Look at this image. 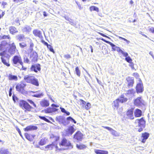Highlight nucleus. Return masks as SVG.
Here are the masks:
<instances>
[{"mask_svg":"<svg viewBox=\"0 0 154 154\" xmlns=\"http://www.w3.org/2000/svg\"><path fill=\"white\" fill-rule=\"evenodd\" d=\"M9 48L7 49V54L10 55H13L14 54L16 50V47L14 43H12L11 44H9Z\"/></svg>","mask_w":154,"mask_h":154,"instance_id":"obj_6","label":"nucleus"},{"mask_svg":"<svg viewBox=\"0 0 154 154\" xmlns=\"http://www.w3.org/2000/svg\"><path fill=\"white\" fill-rule=\"evenodd\" d=\"M89 9L91 11H96L97 12L99 11L98 8L94 6H91L90 7Z\"/></svg>","mask_w":154,"mask_h":154,"instance_id":"obj_34","label":"nucleus"},{"mask_svg":"<svg viewBox=\"0 0 154 154\" xmlns=\"http://www.w3.org/2000/svg\"><path fill=\"white\" fill-rule=\"evenodd\" d=\"M2 38L3 39H7V38H8V39H10V36H9V35H4L2 36Z\"/></svg>","mask_w":154,"mask_h":154,"instance_id":"obj_50","label":"nucleus"},{"mask_svg":"<svg viewBox=\"0 0 154 154\" xmlns=\"http://www.w3.org/2000/svg\"><path fill=\"white\" fill-rule=\"evenodd\" d=\"M47 48L48 49H49V50L51 51L53 53L54 52V51L51 45H49L48 46Z\"/></svg>","mask_w":154,"mask_h":154,"instance_id":"obj_45","label":"nucleus"},{"mask_svg":"<svg viewBox=\"0 0 154 154\" xmlns=\"http://www.w3.org/2000/svg\"><path fill=\"white\" fill-rule=\"evenodd\" d=\"M9 79L10 80H17V77L16 76L14 75H9Z\"/></svg>","mask_w":154,"mask_h":154,"instance_id":"obj_36","label":"nucleus"},{"mask_svg":"<svg viewBox=\"0 0 154 154\" xmlns=\"http://www.w3.org/2000/svg\"><path fill=\"white\" fill-rule=\"evenodd\" d=\"M25 136L27 139L28 140H29L30 141H31L30 139V136L27 133H26L25 134Z\"/></svg>","mask_w":154,"mask_h":154,"instance_id":"obj_53","label":"nucleus"},{"mask_svg":"<svg viewBox=\"0 0 154 154\" xmlns=\"http://www.w3.org/2000/svg\"><path fill=\"white\" fill-rule=\"evenodd\" d=\"M10 33L12 34L15 33H17L18 32V31L17 29L14 26H11L9 28Z\"/></svg>","mask_w":154,"mask_h":154,"instance_id":"obj_33","label":"nucleus"},{"mask_svg":"<svg viewBox=\"0 0 154 154\" xmlns=\"http://www.w3.org/2000/svg\"><path fill=\"white\" fill-rule=\"evenodd\" d=\"M126 80L128 82V85L129 86H132L134 83V79L131 77H128L126 78Z\"/></svg>","mask_w":154,"mask_h":154,"instance_id":"obj_26","label":"nucleus"},{"mask_svg":"<svg viewBox=\"0 0 154 154\" xmlns=\"http://www.w3.org/2000/svg\"><path fill=\"white\" fill-rule=\"evenodd\" d=\"M119 39L123 40L124 41H125L128 44H129L130 43V41H129L128 40L126 39L123 38L122 37L119 36Z\"/></svg>","mask_w":154,"mask_h":154,"instance_id":"obj_44","label":"nucleus"},{"mask_svg":"<svg viewBox=\"0 0 154 154\" xmlns=\"http://www.w3.org/2000/svg\"><path fill=\"white\" fill-rule=\"evenodd\" d=\"M17 131H18V132L19 133V134L21 136H21V131L20 130V129L19 128H17Z\"/></svg>","mask_w":154,"mask_h":154,"instance_id":"obj_63","label":"nucleus"},{"mask_svg":"<svg viewBox=\"0 0 154 154\" xmlns=\"http://www.w3.org/2000/svg\"><path fill=\"white\" fill-rule=\"evenodd\" d=\"M58 121L60 123H62L63 125H65V119L64 117L62 116H59L57 118Z\"/></svg>","mask_w":154,"mask_h":154,"instance_id":"obj_30","label":"nucleus"},{"mask_svg":"<svg viewBox=\"0 0 154 154\" xmlns=\"http://www.w3.org/2000/svg\"><path fill=\"white\" fill-rule=\"evenodd\" d=\"M59 144L60 146L68 147L69 148H72V146L69 141L67 140L66 139H63L61 142Z\"/></svg>","mask_w":154,"mask_h":154,"instance_id":"obj_7","label":"nucleus"},{"mask_svg":"<svg viewBox=\"0 0 154 154\" xmlns=\"http://www.w3.org/2000/svg\"><path fill=\"white\" fill-rule=\"evenodd\" d=\"M6 56H4L2 57L1 58L2 62L5 65L8 66H9L10 65L9 63V59L10 57L9 54H7Z\"/></svg>","mask_w":154,"mask_h":154,"instance_id":"obj_8","label":"nucleus"},{"mask_svg":"<svg viewBox=\"0 0 154 154\" xmlns=\"http://www.w3.org/2000/svg\"><path fill=\"white\" fill-rule=\"evenodd\" d=\"M9 44L5 41H3L0 43V51H3L0 53V55L1 57L6 56L7 54V49L9 48Z\"/></svg>","mask_w":154,"mask_h":154,"instance_id":"obj_1","label":"nucleus"},{"mask_svg":"<svg viewBox=\"0 0 154 154\" xmlns=\"http://www.w3.org/2000/svg\"><path fill=\"white\" fill-rule=\"evenodd\" d=\"M39 92V91H38L36 92L31 91L32 93H35V94L32 95L33 96L37 98H40L43 96L44 94L43 93L41 92L40 93H38Z\"/></svg>","mask_w":154,"mask_h":154,"instance_id":"obj_28","label":"nucleus"},{"mask_svg":"<svg viewBox=\"0 0 154 154\" xmlns=\"http://www.w3.org/2000/svg\"><path fill=\"white\" fill-rule=\"evenodd\" d=\"M140 128L138 129V131L139 132H140L143 131V128L144 127H139Z\"/></svg>","mask_w":154,"mask_h":154,"instance_id":"obj_59","label":"nucleus"},{"mask_svg":"<svg viewBox=\"0 0 154 154\" xmlns=\"http://www.w3.org/2000/svg\"><path fill=\"white\" fill-rule=\"evenodd\" d=\"M29 102L31 104H32L34 106L36 107V105L31 100H29Z\"/></svg>","mask_w":154,"mask_h":154,"instance_id":"obj_55","label":"nucleus"},{"mask_svg":"<svg viewBox=\"0 0 154 154\" xmlns=\"http://www.w3.org/2000/svg\"><path fill=\"white\" fill-rule=\"evenodd\" d=\"M46 142L45 139H42L39 142V144L42 146L45 144Z\"/></svg>","mask_w":154,"mask_h":154,"instance_id":"obj_42","label":"nucleus"},{"mask_svg":"<svg viewBox=\"0 0 154 154\" xmlns=\"http://www.w3.org/2000/svg\"><path fill=\"white\" fill-rule=\"evenodd\" d=\"M103 127L109 131L111 134L115 137H117L119 135V133L112 128L107 126H103Z\"/></svg>","mask_w":154,"mask_h":154,"instance_id":"obj_13","label":"nucleus"},{"mask_svg":"<svg viewBox=\"0 0 154 154\" xmlns=\"http://www.w3.org/2000/svg\"><path fill=\"white\" fill-rule=\"evenodd\" d=\"M32 28L30 26L25 25L23 27L22 30L24 32H29L31 30Z\"/></svg>","mask_w":154,"mask_h":154,"instance_id":"obj_23","label":"nucleus"},{"mask_svg":"<svg viewBox=\"0 0 154 154\" xmlns=\"http://www.w3.org/2000/svg\"><path fill=\"white\" fill-rule=\"evenodd\" d=\"M125 53H126V55H124V54H123V56L125 57V60L128 63H131L132 61V59L130 57L128 56V54L127 52H125Z\"/></svg>","mask_w":154,"mask_h":154,"instance_id":"obj_32","label":"nucleus"},{"mask_svg":"<svg viewBox=\"0 0 154 154\" xmlns=\"http://www.w3.org/2000/svg\"><path fill=\"white\" fill-rule=\"evenodd\" d=\"M59 137H54V140H56V141L54 142L53 143L49 145H48L45 147L46 148H48L50 150H51L54 147H55L56 149V150H60L61 149H59L58 148V146H57V141L59 140Z\"/></svg>","mask_w":154,"mask_h":154,"instance_id":"obj_4","label":"nucleus"},{"mask_svg":"<svg viewBox=\"0 0 154 154\" xmlns=\"http://www.w3.org/2000/svg\"><path fill=\"white\" fill-rule=\"evenodd\" d=\"M133 75L137 79L138 78L139 79V81H141V79H140L139 78V75L137 73H134L133 74Z\"/></svg>","mask_w":154,"mask_h":154,"instance_id":"obj_43","label":"nucleus"},{"mask_svg":"<svg viewBox=\"0 0 154 154\" xmlns=\"http://www.w3.org/2000/svg\"><path fill=\"white\" fill-rule=\"evenodd\" d=\"M130 63L129 66L131 67L132 69H135L134 67V64L132 62L131 63Z\"/></svg>","mask_w":154,"mask_h":154,"instance_id":"obj_47","label":"nucleus"},{"mask_svg":"<svg viewBox=\"0 0 154 154\" xmlns=\"http://www.w3.org/2000/svg\"><path fill=\"white\" fill-rule=\"evenodd\" d=\"M149 136V134L147 133H143L142 134L141 138L142 139V142L145 143L146 140L147 139Z\"/></svg>","mask_w":154,"mask_h":154,"instance_id":"obj_17","label":"nucleus"},{"mask_svg":"<svg viewBox=\"0 0 154 154\" xmlns=\"http://www.w3.org/2000/svg\"><path fill=\"white\" fill-rule=\"evenodd\" d=\"M149 30L152 33H154V28L153 27H149Z\"/></svg>","mask_w":154,"mask_h":154,"instance_id":"obj_49","label":"nucleus"},{"mask_svg":"<svg viewBox=\"0 0 154 154\" xmlns=\"http://www.w3.org/2000/svg\"><path fill=\"white\" fill-rule=\"evenodd\" d=\"M20 106L22 108H24L28 111H30L32 108L31 106L26 101L24 100L20 101Z\"/></svg>","mask_w":154,"mask_h":154,"instance_id":"obj_5","label":"nucleus"},{"mask_svg":"<svg viewBox=\"0 0 154 154\" xmlns=\"http://www.w3.org/2000/svg\"><path fill=\"white\" fill-rule=\"evenodd\" d=\"M64 57L65 58H69L70 57V56L69 54H66V55H65L64 56Z\"/></svg>","mask_w":154,"mask_h":154,"instance_id":"obj_58","label":"nucleus"},{"mask_svg":"<svg viewBox=\"0 0 154 154\" xmlns=\"http://www.w3.org/2000/svg\"><path fill=\"white\" fill-rule=\"evenodd\" d=\"M60 109H61V111L62 112L65 113L66 112V110L64 108L60 107Z\"/></svg>","mask_w":154,"mask_h":154,"instance_id":"obj_57","label":"nucleus"},{"mask_svg":"<svg viewBox=\"0 0 154 154\" xmlns=\"http://www.w3.org/2000/svg\"><path fill=\"white\" fill-rule=\"evenodd\" d=\"M37 129V127L35 126H29L26 128H25V131H31L32 130H35Z\"/></svg>","mask_w":154,"mask_h":154,"instance_id":"obj_29","label":"nucleus"},{"mask_svg":"<svg viewBox=\"0 0 154 154\" xmlns=\"http://www.w3.org/2000/svg\"><path fill=\"white\" fill-rule=\"evenodd\" d=\"M74 125L70 126L66 130V136L71 135L75 131V130L74 128Z\"/></svg>","mask_w":154,"mask_h":154,"instance_id":"obj_11","label":"nucleus"},{"mask_svg":"<svg viewBox=\"0 0 154 154\" xmlns=\"http://www.w3.org/2000/svg\"><path fill=\"white\" fill-rule=\"evenodd\" d=\"M13 62L15 65H17V63H19L21 65L23 69L25 70L26 69V68H23V63L20 55H16L14 56L13 59Z\"/></svg>","mask_w":154,"mask_h":154,"instance_id":"obj_3","label":"nucleus"},{"mask_svg":"<svg viewBox=\"0 0 154 154\" xmlns=\"http://www.w3.org/2000/svg\"><path fill=\"white\" fill-rule=\"evenodd\" d=\"M8 151V150L7 149L2 150L1 151V153L2 154H6Z\"/></svg>","mask_w":154,"mask_h":154,"instance_id":"obj_51","label":"nucleus"},{"mask_svg":"<svg viewBox=\"0 0 154 154\" xmlns=\"http://www.w3.org/2000/svg\"><path fill=\"white\" fill-rule=\"evenodd\" d=\"M135 123L137 125L138 127H145V121L143 118H141L139 119H136L135 121Z\"/></svg>","mask_w":154,"mask_h":154,"instance_id":"obj_9","label":"nucleus"},{"mask_svg":"<svg viewBox=\"0 0 154 154\" xmlns=\"http://www.w3.org/2000/svg\"><path fill=\"white\" fill-rule=\"evenodd\" d=\"M134 104L137 106H141L144 105V101L140 97H138L134 100Z\"/></svg>","mask_w":154,"mask_h":154,"instance_id":"obj_10","label":"nucleus"},{"mask_svg":"<svg viewBox=\"0 0 154 154\" xmlns=\"http://www.w3.org/2000/svg\"><path fill=\"white\" fill-rule=\"evenodd\" d=\"M7 3L6 2H3L2 3V5L4 6L5 5H6Z\"/></svg>","mask_w":154,"mask_h":154,"instance_id":"obj_64","label":"nucleus"},{"mask_svg":"<svg viewBox=\"0 0 154 154\" xmlns=\"http://www.w3.org/2000/svg\"><path fill=\"white\" fill-rule=\"evenodd\" d=\"M76 3L77 4L78 8L80 10H81L82 9V7L81 6V5L80 4H79V3H78L76 2Z\"/></svg>","mask_w":154,"mask_h":154,"instance_id":"obj_54","label":"nucleus"},{"mask_svg":"<svg viewBox=\"0 0 154 154\" xmlns=\"http://www.w3.org/2000/svg\"><path fill=\"white\" fill-rule=\"evenodd\" d=\"M80 101L81 104L82 106L83 107L85 108L86 110L89 109L91 107V104L89 103H86V102L82 99H80Z\"/></svg>","mask_w":154,"mask_h":154,"instance_id":"obj_12","label":"nucleus"},{"mask_svg":"<svg viewBox=\"0 0 154 154\" xmlns=\"http://www.w3.org/2000/svg\"><path fill=\"white\" fill-rule=\"evenodd\" d=\"M12 98H13V100L14 102H15V100L16 99H17V97L15 95H13L12 96Z\"/></svg>","mask_w":154,"mask_h":154,"instance_id":"obj_60","label":"nucleus"},{"mask_svg":"<svg viewBox=\"0 0 154 154\" xmlns=\"http://www.w3.org/2000/svg\"><path fill=\"white\" fill-rule=\"evenodd\" d=\"M136 90L137 93L142 92L143 91V87L142 84L141 83L137 85Z\"/></svg>","mask_w":154,"mask_h":154,"instance_id":"obj_20","label":"nucleus"},{"mask_svg":"<svg viewBox=\"0 0 154 154\" xmlns=\"http://www.w3.org/2000/svg\"><path fill=\"white\" fill-rule=\"evenodd\" d=\"M25 86V85L23 83H21L20 84H18L16 85V88L17 91L22 92Z\"/></svg>","mask_w":154,"mask_h":154,"instance_id":"obj_16","label":"nucleus"},{"mask_svg":"<svg viewBox=\"0 0 154 154\" xmlns=\"http://www.w3.org/2000/svg\"><path fill=\"white\" fill-rule=\"evenodd\" d=\"M102 41H103L106 42V43H108L110 45H112V43L109 42V41H107L105 40L104 39H103V38H102L101 39Z\"/></svg>","mask_w":154,"mask_h":154,"instance_id":"obj_52","label":"nucleus"},{"mask_svg":"<svg viewBox=\"0 0 154 154\" xmlns=\"http://www.w3.org/2000/svg\"><path fill=\"white\" fill-rule=\"evenodd\" d=\"M128 99L126 98H124L123 95H121V96L119 98L116 99L114 101L113 106L114 109H117L119 106V102L121 103L126 102Z\"/></svg>","mask_w":154,"mask_h":154,"instance_id":"obj_2","label":"nucleus"},{"mask_svg":"<svg viewBox=\"0 0 154 154\" xmlns=\"http://www.w3.org/2000/svg\"><path fill=\"white\" fill-rule=\"evenodd\" d=\"M24 35H17V37L18 39L20 41H21L24 38Z\"/></svg>","mask_w":154,"mask_h":154,"instance_id":"obj_41","label":"nucleus"},{"mask_svg":"<svg viewBox=\"0 0 154 154\" xmlns=\"http://www.w3.org/2000/svg\"><path fill=\"white\" fill-rule=\"evenodd\" d=\"M32 76L29 75H26L24 77V80L26 82L29 83L31 82V79H32Z\"/></svg>","mask_w":154,"mask_h":154,"instance_id":"obj_31","label":"nucleus"},{"mask_svg":"<svg viewBox=\"0 0 154 154\" xmlns=\"http://www.w3.org/2000/svg\"><path fill=\"white\" fill-rule=\"evenodd\" d=\"M75 71L76 75L78 76H80V72L78 67H77L75 68Z\"/></svg>","mask_w":154,"mask_h":154,"instance_id":"obj_38","label":"nucleus"},{"mask_svg":"<svg viewBox=\"0 0 154 154\" xmlns=\"http://www.w3.org/2000/svg\"><path fill=\"white\" fill-rule=\"evenodd\" d=\"M23 61L25 63H29V60L27 57H24V58Z\"/></svg>","mask_w":154,"mask_h":154,"instance_id":"obj_48","label":"nucleus"},{"mask_svg":"<svg viewBox=\"0 0 154 154\" xmlns=\"http://www.w3.org/2000/svg\"><path fill=\"white\" fill-rule=\"evenodd\" d=\"M40 104L42 106L46 107L49 106V101L45 99H43L40 102Z\"/></svg>","mask_w":154,"mask_h":154,"instance_id":"obj_19","label":"nucleus"},{"mask_svg":"<svg viewBox=\"0 0 154 154\" xmlns=\"http://www.w3.org/2000/svg\"><path fill=\"white\" fill-rule=\"evenodd\" d=\"M70 23L72 25L75 26L76 25V23L74 21H70Z\"/></svg>","mask_w":154,"mask_h":154,"instance_id":"obj_61","label":"nucleus"},{"mask_svg":"<svg viewBox=\"0 0 154 154\" xmlns=\"http://www.w3.org/2000/svg\"><path fill=\"white\" fill-rule=\"evenodd\" d=\"M77 147L79 149H83L86 148V146L85 145L83 144L76 145Z\"/></svg>","mask_w":154,"mask_h":154,"instance_id":"obj_37","label":"nucleus"},{"mask_svg":"<svg viewBox=\"0 0 154 154\" xmlns=\"http://www.w3.org/2000/svg\"><path fill=\"white\" fill-rule=\"evenodd\" d=\"M135 93V91L132 89L127 91L125 94L127 97H131L134 95Z\"/></svg>","mask_w":154,"mask_h":154,"instance_id":"obj_21","label":"nucleus"},{"mask_svg":"<svg viewBox=\"0 0 154 154\" xmlns=\"http://www.w3.org/2000/svg\"><path fill=\"white\" fill-rule=\"evenodd\" d=\"M46 113H51L53 111V109L50 108L46 109L45 110Z\"/></svg>","mask_w":154,"mask_h":154,"instance_id":"obj_39","label":"nucleus"},{"mask_svg":"<svg viewBox=\"0 0 154 154\" xmlns=\"http://www.w3.org/2000/svg\"><path fill=\"white\" fill-rule=\"evenodd\" d=\"M33 54L34 56V58H35V59L37 58L38 57L37 54L36 52H33Z\"/></svg>","mask_w":154,"mask_h":154,"instance_id":"obj_56","label":"nucleus"},{"mask_svg":"<svg viewBox=\"0 0 154 154\" xmlns=\"http://www.w3.org/2000/svg\"><path fill=\"white\" fill-rule=\"evenodd\" d=\"M39 117L41 119H43L47 122H50V121L48 120V119H47V118H46L44 116H39Z\"/></svg>","mask_w":154,"mask_h":154,"instance_id":"obj_46","label":"nucleus"},{"mask_svg":"<svg viewBox=\"0 0 154 154\" xmlns=\"http://www.w3.org/2000/svg\"><path fill=\"white\" fill-rule=\"evenodd\" d=\"M128 118L131 119H134V115H133V112L131 110H128L126 113Z\"/></svg>","mask_w":154,"mask_h":154,"instance_id":"obj_22","label":"nucleus"},{"mask_svg":"<svg viewBox=\"0 0 154 154\" xmlns=\"http://www.w3.org/2000/svg\"><path fill=\"white\" fill-rule=\"evenodd\" d=\"M95 152L97 154H108V152L107 151L95 149H94Z\"/></svg>","mask_w":154,"mask_h":154,"instance_id":"obj_24","label":"nucleus"},{"mask_svg":"<svg viewBox=\"0 0 154 154\" xmlns=\"http://www.w3.org/2000/svg\"><path fill=\"white\" fill-rule=\"evenodd\" d=\"M67 120L73 122L74 123H76V121L71 117H69L67 118Z\"/></svg>","mask_w":154,"mask_h":154,"instance_id":"obj_40","label":"nucleus"},{"mask_svg":"<svg viewBox=\"0 0 154 154\" xmlns=\"http://www.w3.org/2000/svg\"><path fill=\"white\" fill-rule=\"evenodd\" d=\"M52 106H54L56 107H59V106L58 105H55L54 104H52L51 105Z\"/></svg>","mask_w":154,"mask_h":154,"instance_id":"obj_62","label":"nucleus"},{"mask_svg":"<svg viewBox=\"0 0 154 154\" xmlns=\"http://www.w3.org/2000/svg\"><path fill=\"white\" fill-rule=\"evenodd\" d=\"M111 46L112 47V48L113 51H116L119 52L121 53L122 54H124V55H125L126 53H125V52L122 51L120 48L118 46H116L114 44L112 43V45H111Z\"/></svg>","mask_w":154,"mask_h":154,"instance_id":"obj_14","label":"nucleus"},{"mask_svg":"<svg viewBox=\"0 0 154 154\" xmlns=\"http://www.w3.org/2000/svg\"><path fill=\"white\" fill-rule=\"evenodd\" d=\"M83 134L79 131H78L74 135V138L78 140L81 141L83 137Z\"/></svg>","mask_w":154,"mask_h":154,"instance_id":"obj_15","label":"nucleus"},{"mask_svg":"<svg viewBox=\"0 0 154 154\" xmlns=\"http://www.w3.org/2000/svg\"><path fill=\"white\" fill-rule=\"evenodd\" d=\"M31 84L36 86H38L39 85L38 80L35 78Z\"/></svg>","mask_w":154,"mask_h":154,"instance_id":"obj_35","label":"nucleus"},{"mask_svg":"<svg viewBox=\"0 0 154 154\" xmlns=\"http://www.w3.org/2000/svg\"><path fill=\"white\" fill-rule=\"evenodd\" d=\"M31 69L32 71H33L35 72H37V70L40 71L41 68L39 64L34 65H32Z\"/></svg>","mask_w":154,"mask_h":154,"instance_id":"obj_18","label":"nucleus"},{"mask_svg":"<svg viewBox=\"0 0 154 154\" xmlns=\"http://www.w3.org/2000/svg\"><path fill=\"white\" fill-rule=\"evenodd\" d=\"M134 115L135 117H140L142 115L141 111L138 109H136L134 112Z\"/></svg>","mask_w":154,"mask_h":154,"instance_id":"obj_27","label":"nucleus"},{"mask_svg":"<svg viewBox=\"0 0 154 154\" xmlns=\"http://www.w3.org/2000/svg\"><path fill=\"white\" fill-rule=\"evenodd\" d=\"M33 34L39 38L42 37L41 32L40 31L37 29H34L33 31Z\"/></svg>","mask_w":154,"mask_h":154,"instance_id":"obj_25","label":"nucleus"}]
</instances>
